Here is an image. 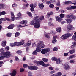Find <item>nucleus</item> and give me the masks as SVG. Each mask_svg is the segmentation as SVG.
Instances as JSON below:
<instances>
[{
  "label": "nucleus",
  "mask_w": 76,
  "mask_h": 76,
  "mask_svg": "<svg viewBox=\"0 0 76 76\" xmlns=\"http://www.w3.org/2000/svg\"><path fill=\"white\" fill-rule=\"evenodd\" d=\"M57 40L56 39H53L52 41V42L53 44H56L57 43Z\"/></svg>",
  "instance_id": "39"
},
{
  "label": "nucleus",
  "mask_w": 76,
  "mask_h": 76,
  "mask_svg": "<svg viewBox=\"0 0 76 76\" xmlns=\"http://www.w3.org/2000/svg\"><path fill=\"white\" fill-rule=\"evenodd\" d=\"M10 46L11 47H15V43H10Z\"/></svg>",
  "instance_id": "56"
},
{
  "label": "nucleus",
  "mask_w": 76,
  "mask_h": 76,
  "mask_svg": "<svg viewBox=\"0 0 76 76\" xmlns=\"http://www.w3.org/2000/svg\"><path fill=\"white\" fill-rule=\"evenodd\" d=\"M57 59V58L54 57H53L52 58V61H56Z\"/></svg>",
  "instance_id": "32"
},
{
  "label": "nucleus",
  "mask_w": 76,
  "mask_h": 76,
  "mask_svg": "<svg viewBox=\"0 0 76 76\" xmlns=\"http://www.w3.org/2000/svg\"><path fill=\"white\" fill-rule=\"evenodd\" d=\"M53 14V12H50V13H47L46 15V17L48 18H49Z\"/></svg>",
  "instance_id": "20"
},
{
  "label": "nucleus",
  "mask_w": 76,
  "mask_h": 76,
  "mask_svg": "<svg viewBox=\"0 0 76 76\" xmlns=\"http://www.w3.org/2000/svg\"><path fill=\"white\" fill-rule=\"evenodd\" d=\"M42 60L44 62H45L46 63H47V62H48V59H45V58L42 59Z\"/></svg>",
  "instance_id": "35"
},
{
  "label": "nucleus",
  "mask_w": 76,
  "mask_h": 76,
  "mask_svg": "<svg viewBox=\"0 0 76 76\" xmlns=\"http://www.w3.org/2000/svg\"><path fill=\"white\" fill-rule=\"evenodd\" d=\"M49 25L50 26H54V25L53 23H51V22H49L48 23Z\"/></svg>",
  "instance_id": "44"
},
{
  "label": "nucleus",
  "mask_w": 76,
  "mask_h": 76,
  "mask_svg": "<svg viewBox=\"0 0 76 76\" xmlns=\"http://www.w3.org/2000/svg\"><path fill=\"white\" fill-rule=\"evenodd\" d=\"M25 26H27V25H25L23 26L20 25L18 26V28H23V27H25Z\"/></svg>",
  "instance_id": "41"
},
{
  "label": "nucleus",
  "mask_w": 76,
  "mask_h": 76,
  "mask_svg": "<svg viewBox=\"0 0 76 76\" xmlns=\"http://www.w3.org/2000/svg\"><path fill=\"white\" fill-rule=\"evenodd\" d=\"M50 66V64H44V65L43 66H44L45 67H48V66Z\"/></svg>",
  "instance_id": "47"
},
{
  "label": "nucleus",
  "mask_w": 76,
  "mask_h": 76,
  "mask_svg": "<svg viewBox=\"0 0 76 76\" xmlns=\"http://www.w3.org/2000/svg\"><path fill=\"white\" fill-rule=\"evenodd\" d=\"M4 15H6V12L5 11H3L0 12V16Z\"/></svg>",
  "instance_id": "25"
},
{
  "label": "nucleus",
  "mask_w": 76,
  "mask_h": 76,
  "mask_svg": "<svg viewBox=\"0 0 76 76\" xmlns=\"http://www.w3.org/2000/svg\"><path fill=\"white\" fill-rule=\"evenodd\" d=\"M31 41H29L28 42H27L26 44L24 45V47H25V46H26V45H27L28 46H29V45H31Z\"/></svg>",
  "instance_id": "28"
},
{
  "label": "nucleus",
  "mask_w": 76,
  "mask_h": 76,
  "mask_svg": "<svg viewBox=\"0 0 76 76\" xmlns=\"http://www.w3.org/2000/svg\"><path fill=\"white\" fill-rule=\"evenodd\" d=\"M61 30V28H56V31H57L58 32H59V33H60Z\"/></svg>",
  "instance_id": "27"
},
{
  "label": "nucleus",
  "mask_w": 76,
  "mask_h": 76,
  "mask_svg": "<svg viewBox=\"0 0 76 76\" xmlns=\"http://www.w3.org/2000/svg\"><path fill=\"white\" fill-rule=\"evenodd\" d=\"M45 63H44V62H43V61H39V64L40 65H41L42 66H44Z\"/></svg>",
  "instance_id": "30"
},
{
  "label": "nucleus",
  "mask_w": 76,
  "mask_h": 76,
  "mask_svg": "<svg viewBox=\"0 0 76 76\" xmlns=\"http://www.w3.org/2000/svg\"><path fill=\"white\" fill-rule=\"evenodd\" d=\"M76 57V56L75 55H72L70 56L69 57V59L71 60L73 58Z\"/></svg>",
  "instance_id": "26"
},
{
  "label": "nucleus",
  "mask_w": 76,
  "mask_h": 76,
  "mask_svg": "<svg viewBox=\"0 0 76 76\" xmlns=\"http://www.w3.org/2000/svg\"><path fill=\"white\" fill-rule=\"evenodd\" d=\"M10 75L11 76H15L16 75V71L15 70H13L12 73H10Z\"/></svg>",
  "instance_id": "14"
},
{
  "label": "nucleus",
  "mask_w": 76,
  "mask_h": 76,
  "mask_svg": "<svg viewBox=\"0 0 76 76\" xmlns=\"http://www.w3.org/2000/svg\"><path fill=\"white\" fill-rule=\"evenodd\" d=\"M23 71H24V69L23 68H20V72L21 73H22V72H23Z\"/></svg>",
  "instance_id": "49"
},
{
  "label": "nucleus",
  "mask_w": 76,
  "mask_h": 76,
  "mask_svg": "<svg viewBox=\"0 0 76 76\" xmlns=\"http://www.w3.org/2000/svg\"><path fill=\"white\" fill-rule=\"evenodd\" d=\"M49 7L50 8H53L54 7V5L53 4H50L49 5Z\"/></svg>",
  "instance_id": "50"
},
{
  "label": "nucleus",
  "mask_w": 76,
  "mask_h": 76,
  "mask_svg": "<svg viewBox=\"0 0 76 76\" xmlns=\"http://www.w3.org/2000/svg\"><path fill=\"white\" fill-rule=\"evenodd\" d=\"M37 47H41V48H44L45 45L44 44V42L42 41H40L37 44Z\"/></svg>",
  "instance_id": "6"
},
{
  "label": "nucleus",
  "mask_w": 76,
  "mask_h": 76,
  "mask_svg": "<svg viewBox=\"0 0 76 76\" xmlns=\"http://www.w3.org/2000/svg\"><path fill=\"white\" fill-rule=\"evenodd\" d=\"M50 2L51 4H54V3H56V0H50Z\"/></svg>",
  "instance_id": "38"
},
{
  "label": "nucleus",
  "mask_w": 76,
  "mask_h": 76,
  "mask_svg": "<svg viewBox=\"0 0 76 76\" xmlns=\"http://www.w3.org/2000/svg\"><path fill=\"white\" fill-rule=\"evenodd\" d=\"M72 9H76V6H72L71 7H68L66 8V10H70Z\"/></svg>",
  "instance_id": "11"
},
{
  "label": "nucleus",
  "mask_w": 76,
  "mask_h": 76,
  "mask_svg": "<svg viewBox=\"0 0 76 76\" xmlns=\"http://www.w3.org/2000/svg\"><path fill=\"white\" fill-rule=\"evenodd\" d=\"M12 6L13 7H16L17 6V4L14 3L13 4H12Z\"/></svg>",
  "instance_id": "54"
},
{
  "label": "nucleus",
  "mask_w": 76,
  "mask_h": 76,
  "mask_svg": "<svg viewBox=\"0 0 76 76\" xmlns=\"http://www.w3.org/2000/svg\"><path fill=\"white\" fill-rule=\"evenodd\" d=\"M76 51L75 49H72L70 50H69V53H70L71 54H73Z\"/></svg>",
  "instance_id": "21"
},
{
  "label": "nucleus",
  "mask_w": 76,
  "mask_h": 76,
  "mask_svg": "<svg viewBox=\"0 0 76 76\" xmlns=\"http://www.w3.org/2000/svg\"><path fill=\"white\" fill-rule=\"evenodd\" d=\"M64 4H66V5H69L72 4V1H68L64 2Z\"/></svg>",
  "instance_id": "17"
},
{
  "label": "nucleus",
  "mask_w": 76,
  "mask_h": 76,
  "mask_svg": "<svg viewBox=\"0 0 76 76\" xmlns=\"http://www.w3.org/2000/svg\"><path fill=\"white\" fill-rule=\"evenodd\" d=\"M54 51H58V48H57L55 47L53 49Z\"/></svg>",
  "instance_id": "52"
},
{
  "label": "nucleus",
  "mask_w": 76,
  "mask_h": 76,
  "mask_svg": "<svg viewBox=\"0 0 76 76\" xmlns=\"http://www.w3.org/2000/svg\"><path fill=\"white\" fill-rule=\"evenodd\" d=\"M67 18H70V19H66L65 20L68 23H71L72 22V20H74L76 19V16H73L72 15H66Z\"/></svg>",
  "instance_id": "3"
},
{
  "label": "nucleus",
  "mask_w": 76,
  "mask_h": 76,
  "mask_svg": "<svg viewBox=\"0 0 76 76\" xmlns=\"http://www.w3.org/2000/svg\"><path fill=\"white\" fill-rule=\"evenodd\" d=\"M14 26H15V25L13 24H12L9 26L7 28L8 29H12L13 28Z\"/></svg>",
  "instance_id": "19"
},
{
  "label": "nucleus",
  "mask_w": 76,
  "mask_h": 76,
  "mask_svg": "<svg viewBox=\"0 0 76 76\" xmlns=\"http://www.w3.org/2000/svg\"><path fill=\"white\" fill-rule=\"evenodd\" d=\"M56 6H60V1H58L57 3L56 4Z\"/></svg>",
  "instance_id": "53"
},
{
  "label": "nucleus",
  "mask_w": 76,
  "mask_h": 76,
  "mask_svg": "<svg viewBox=\"0 0 76 76\" xmlns=\"http://www.w3.org/2000/svg\"><path fill=\"white\" fill-rule=\"evenodd\" d=\"M70 63H74L75 61L73 60H71L70 61Z\"/></svg>",
  "instance_id": "58"
},
{
  "label": "nucleus",
  "mask_w": 76,
  "mask_h": 76,
  "mask_svg": "<svg viewBox=\"0 0 76 76\" xmlns=\"http://www.w3.org/2000/svg\"><path fill=\"white\" fill-rule=\"evenodd\" d=\"M72 35H73V34L72 33H68L65 34L64 35H63L61 36V39L64 40V39H67L68 38H69L70 37H71V36H72Z\"/></svg>",
  "instance_id": "5"
},
{
  "label": "nucleus",
  "mask_w": 76,
  "mask_h": 76,
  "mask_svg": "<svg viewBox=\"0 0 76 76\" xmlns=\"http://www.w3.org/2000/svg\"><path fill=\"white\" fill-rule=\"evenodd\" d=\"M23 66L24 68H26L28 67V68L30 70H36L38 68L36 66H28L27 64H23Z\"/></svg>",
  "instance_id": "4"
},
{
  "label": "nucleus",
  "mask_w": 76,
  "mask_h": 76,
  "mask_svg": "<svg viewBox=\"0 0 76 76\" xmlns=\"http://www.w3.org/2000/svg\"><path fill=\"white\" fill-rule=\"evenodd\" d=\"M55 19H56V20L57 22H60L63 20V19H62L60 17L58 16H55Z\"/></svg>",
  "instance_id": "9"
},
{
  "label": "nucleus",
  "mask_w": 76,
  "mask_h": 76,
  "mask_svg": "<svg viewBox=\"0 0 76 76\" xmlns=\"http://www.w3.org/2000/svg\"><path fill=\"white\" fill-rule=\"evenodd\" d=\"M6 5L3 3H1L0 4V9H4L6 7Z\"/></svg>",
  "instance_id": "13"
},
{
  "label": "nucleus",
  "mask_w": 76,
  "mask_h": 76,
  "mask_svg": "<svg viewBox=\"0 0 76 76\" xmlns=\"http://www.w3.org/2000/svg\"><path fill=\"white\" fill-rule=\"evenodd\" d=\"M3 43L1 44V45L2 47H4L6 45V41H2Z\"/></svg>",
  "instance_id": "22"
},
{
  "label": "nucleus",
  "mask_w": 76,
  "mask_h": 76,
  "mask_svg": "<svg viewBox=\"0 0 76 76\" xmlns=\"http://www.w3.org/2000/svg\"><path fill=\"white\" fill-rule=\"evenodd\" d=\"M24 44V40L21 41L20 42H14V45L15 46L17 47L18 46H20Z\"/></svg>",
  "instance_id": "7"
},
{
  "label": "nucleus",
  "mask_w": 76,
  "mask_h": 76,
  "mask_svg": "<svg viewBox=\"0 0 76 76\" xmlns=\"http://www.w3.org/2000/svg\"><path fill=\"white\" fill-rule=\"evenodd\" d=\"M59 16L61 18H63L64 17V15L63 14L61 13L60 14Z\"/></svg>",
  "instance_id": "33"
},
{
  "label": "nucleus",
  "mask_w": 76,
  "mask_h": 76,
  "mask_svg": "<svg viewBox=\"0 0 76 76\" xmlns=\"http://www.w3.org/2000/svg\"><path fill=\"white\" fill-rule=\"evenodd\" d=\"M39 7L41 9H43L44 8V5H43V4H38Z\"/></svg>",
  "instance_id": "18"
},
{
  "label": "nucleus",
  "mask_w": 76,
  "mask_h": 76,
  "mask_svg": "<svg viewBox=\"0 0 76 76\" xmlns=\"http://www.w3.org/2000/svg\"><path fill=\"white\" fill-rule=\"evenodd\" d=\"M3 63V62L2 61H0V67H2L3 66V65H2V64Z\"/></svg>",
  "instance_id": "57"
},
{
  "label": "nucleus",
  "mask_w": 76,
  "mask_h": 76,
  "mask_svg": "<svg viewBox=\"0 0 76 76\" xmlns=\"http://www.w3.org/2000/svg\"><path fill=\"white\" fill-rule=\"evenodd\" d=\"M5 20H7V21H10V18H5Z\"/></svg>",
  "instance_id": "63"
},
{
  "label": "nucleus",
  "mask_w": 76,
  "mask_h": 76,
  "mask_svg": "<svg viewBox=\"0 0 76 76\" xmlns=\"http://www.w3.org/2000/svg\"><path fill=\"white\" fill-rule=\"evenodd\" d=\"M41 50L42 49L39 47H37L36 49V51H37V52H38V53H40L41 51Z\"/></svg>",
  "instance_id": "23"
},
{
  "label": "nucleus",
  "mask_w": 76,
  "mask_h": 76,
  "mask_svg": "<svg viewBox=\"0 0 76 76\" xmlns=\"http://www.w3.org/2000/svg\"><path fill=\"white\" fill-rule=\"evenodd\" d=\"M44 19V17L43 16H36L33 18L34 20L31 21L30 24L31 25H34L35 28H38L41 26L40 23L42 20Z\"/></svg>",
  "instance_id": "1"
},
{
  "label": "nucleus",
  "mask_w": 76,
  "mask_h": 76,
  "mask_svg": "<svg viewBox=\"0 0 76 76\" xmlns=\"http://www.w3.org/2000/svg\"><path fill=\"white\" fill-rule=\"evenodd\" d=\"M45 35L47 38H50V36L48 34H45Z\"/></svg>",
  "instance_id": "36"
},
{
  "label": "nucleus",
  "mask_w": 76,
  "mask_h": 76,
  "mask_svg": "<svg viewBox=\"0 0 76 76\" xmlns=\"http://www.w3.org/2000/svg\"><path fill=\"white\" fill-rule=\"evenodd\" d=\"M27 14L28 15L29 17H31V18H32L33 17L32 15V13L30 12H29L28 11L27 12Z\"/></svg>",
  "instance_id": "24"
},
{
  "label": "nucleus",
  "mask_w": 76,
  "mask_h": 76,
  "mask_svg": "<svg viewBox=\"0 0 76 76\" xmlns=\"http://www.w3.org/2000/svg\"><path fill=\"white\" fill-rule=\"evenodd\" d=\"M20 23H21V24H25V25H26V24H27V22L23 20L20 22Z\"/></svg>",
  "instance_id": "31"
},
{
  "label": "nucleus",
  "mask_w": 76,
  "mask_h": 76,
  "mask_svg": "<svg viewBox=\"0 0 76 76\" xmlns=\"http://www.w3.org/2000/svg\"><path fill=\"white\" fill-rule=\"evenodd\" d=\"M0 51L1 56H0V60H3L5 58H9L11 56V53L10 52H4V50H3V48L0 50Z\"/></svg>",
  "instance_id": "2"
},
{
  "label": "nucleus",
  "mask_w": 76,
  "mask_h": 76,
  "mask_svg": "<svg viewBox=\"0 0 76 76\" xmlns=\"http://www.w3.org/2000/svg\"><path fill=\"white\" fill-rule=\"evenodd\" d=\"M15 60L16 61H19V59L18 57L16 56H15Z\"/></svg>",
  "instance_id": "42"
},
{
  "label": "nucleus",
  "mask_w": 76,
  "mask_h": 76,
  "mask_svg": "<svg viewBox=\"0 0 76 76\" xmlns=\"http://www.w3.org/2000/svg\"><path fill=\"white\" fill-rule=\"evenodd\" d=\"M37 54H38V53L36 50H35L32 53L33 55H37Z\"/></svg>",
  "instance_id": "37"
},
{
  "label": "nucleus",
  "mask_w": 76,
  "mask_h": 76,
  "mask_svg": "<svg viewBox=\"0 0 76 76\" xmlns=\"http://www.w3.org/2000/svg\"><path fill=\"white\" fill-rule=\"evenodd\" d=\"M69 53V52L64 53V57H66V56H68V55L69 54V53Z\"/></svg>",
  "instance_id": "51"
},
{
  "label": "nucleus",
  "mask_w": 76,
  "mask_h": 76,
  "mask_svg": "<svg viewBox=\"0 0 76 76\" xmlns=\"http://www.w3.org/2000/svg\"><path fill=\"white\" fill-rule=\"evenodd\" d=\"M34 8H31L30 10L31 11V12H34Z\"/></svg>",
  "instance_id": "60"
},
{
  "label": "nucleus",
  "mask_w": 76,
  "mask_h": 76,
  "mask_svg": "<svg viewBox=\"0 0 76 76\" xmlns=\"http://www.w3.org/2000/svg\"><path fill=\"white\" fill-rule=\"evenodd\" d=\"M11 20L12 21H14L15 20V15L13 14V12H11Z\"/></svg>",
  "instance_id": "16"
},
{
  "label": "nucleus",
  "mask_w": 76,
  "mask_h": 76,
  "mask_svg": "<svg viewBox=\"0 0 76 76\" xmlns=\"http://www.w3.org/2000/svg\"><path fill=\"white\" fill-rule=\"evenodd\" d=\"M35 63H36L37 65H39V61H34Z\"/></svg>",
  "instance_id": "46"
},
{
  "label": "nucleus",
  "mask_w": 76,
  "mask_h": 76,
  "mask_svg": "<svg viewBox=\"0 0 76 76\" xmlns=\"http://www.w3.org/2000/svg\"><path fill=\"white\" fill-rule=\"evenodd\" d=\"M63 62V60H60V58H59L58 59H57V60L56 61V63L57 64H61V63Z\"/></svg>",
  "instance_id": "15"
},
{
  "label": "nucleus",
  "mask_w": 76,
  "mask_h": 76,
  "mask_svg": "<svg viewBox=\"0 0 76 76\" xmlns=\"http://www.w3.org/2000/svg\"><path fill=\"white\" fill-rule=\"evenodd\" d=\"M12 33H8L6 34V36L7 37H9V38H10V37H11V36H12Z\"/></svg>",
  "instance_id": "29"
},
{
  "label": "nucleus",
  "mask_w": 76,
  "mask_h": 76,
  "mask_svg": "<svg viewBox=\"0 0 76 76\" xmlns=\"http://www.w3.org/2000/svg\"><path fill=\"white\" fill-rule=\"evenodd\" d=\"M5 20H7V21H10V18H5Z\"/></svg>",
  "instance_id": "62"
},
{
  "label": "nucleus",
  "mask_w": 76,
  "mask_h": 76,
  "mask_svg": "<svg viewBox=\"0 0 76 76\" xmlns=\"http://www.w3.org/2000/svg\"><path fill=\"white\" fill-rule=\"evenodd\" d=\"M64 66H65L64 68L65 70H69V69L70 68L69 65H68L67 63H65L64 64Z\"/></svg>",
  "instance_id": "12"
},
{
  "label": "nucleus",
  "mask_w": 76,
  "mask_h": 76,
  "mask_svg": "<svg viewBox=\"0 0 76 76\" xmlns=\"http://www.w3.org/2000/svg\"><path fill=\"white\" fill-rule=\"evenodd\" d=\"M46 4H48V5H49L50 4H51V1H47L46 2Z\"/></svg>",
  "instance_id": "40"
},
{
  "label": "nucleus",
  "mask_w": 76,
  "mask_h": 76,
  "mask_svg": "<svg viewBox=\"0 0 76 76\" xmlns=\"http://www.w3.org/2000/svg\"><path fill=\"white\" fill-rule=\"evenodd\" d=\"M50 51V49L49 48H47L42 49V50L41 52L43 54H46V53H47L48 52H49Z\"/></svg>",
  "instance_id": "8"
},
{
  "label": "nucleus",
  "mask_w": 76,
  "mask_h": 76,
  "mask_svg": "<svg viewBox=\"0 0 76 76\" xmlns=\"http://www.w3.org/2000/svg\"><path fill=\"white\" fill-rule=\"evenodd\" d=\"M54 72H55V71H52L50 72V74H53V73H54Z\"/></svg>",
  "instance_id": "64"
},
{
  "label": "nucleus",
  "mask_w": 76,
  "mask_h": 76,
  "mask_svg": "<svg viewBox=\"0 0 76 76\" xmlns=\"http://www.w3.org/2000/svg\"><path fill=\"white\" fill-rule=\"evenodd\" d=\"M16 53L18 54L19 55H20L21 54H22V51L20 50H18L16 52Z\"/></svg>",
  "instance_id": "43"
},
{
  "label": "nucleus",
  "mask_w": 76,
  "mask_h": 76,
  "mask_svg": "<svg viewBox=\"0 0 76 76\" xmlns=\"http://www.w3.org/2000/svg\"><path fill=\"white\" fill-rule=\"evenodd\" d=\"M20 35V33L19 32H16L15 34V37H19Z\"/></svg>",
  "instance_id": "34"
},
{
  "label": "nucleus",
  "mask_w": 76,
  "mask_h": 76,
  "mask_svg": "<svg viewBox=\"0 0 76 76\" xmlns=\"http://www.w3.org/2000/svg\"><path fill=\"white\" fill-rule=\"evenodd\" d=\"M71 47L72 49H74V48H75V45H72L71 46Z\"/></svg>",
  "instance_id": "61"
},
{
  "label": "nucleus",
  "mask_w": 76,
  "mask_h": 76,
  "mask_svg": "<svg viewBox=\"0 0 76 76\" xmlns=\"http://www.w3.org/2000/svg\"><path fill=\"white\" fill-rule=\"evenodd\" d=\"M0 19L1 20V21H6V19L2 18H0Z\"/></svg>",
  "instance_id": "59"
},
{
  "label": "nucleus",
  "mask_w": 76,
  "mask_h": 76,
  "mask_svg": "<svg viewBox=\"0 0 76 76\" xmlns=\"http://www.w3.org/2000/svg\"><path fill=\"white\" fill-rule=\"evenodd\" d=\"M35 63H36L37 65H39V61H34Z\"/></svg>",
  "instance_id": "45"
},
{
  "label": "nucleus",
  "mask_w": 76,
  "mask_h": 76,
  "mask_svg": "<svg viewBox=\"0 0 76 76\" xmlns=\"http://www.w3.org/2000/svg\"><path fill=\"white\" fill-rule=\"evenodd\" d=\"M75 29V28L73 27V26L70 25H68L67 26V29L68 31H69L73 30V29Z\"/></svg>",
  "instance_id": "10"
},
{
  "label": "nucleus",
  "mask_w": 76,
  "mask_h": 76,
  "mask_svg": "<svg viewBox=\"0 0 76 76\" xmlns=\"http://www.w3.org/2000/svg\"><path fill=\"white\" fill-rule=\"evenodd\" d=\"M17 16L18 17H20L21 16H22V14L20 13V12H19L17 14Z\"/></svg>",
  "instance_id": "48"
},
{
  "label": "nucleus",
  "mask_w": 76,
  "mask_h": 76,
  "mask_svg": "<svg viewBox=\"0 0 76 76\" xmlns=\"http://www.w3.org/2000/svg\"><path fill=\"white\" fill-rule=\"evenodd\" d=\"M5 50H6V52H7L9 50V47L8 46H7L5 48Z\"/></svg>",
  "instance_id": "55"
}]
</instances>
